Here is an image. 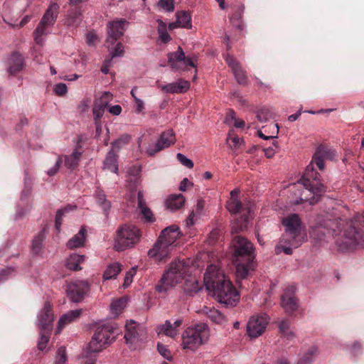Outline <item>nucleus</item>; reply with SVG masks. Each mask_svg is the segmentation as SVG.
<instances>
[{"mask_svg": "<svg viewBox=\"0 0 364 364\" xmlns=\"http://www.w3.org/2000/svg\"><path fill=\"white\" fill-rule=\"evenodd\" d=\"M90 290L89 283L86 280H76L66 284L65 291L73 302H80Z\"/></svg>", "mask_w": 364, "mask_h": 364, "instance_id": "nucleus-10", "label": "nucleus"}, {"mask_svg": "<svg viewBox=\"0 0 364 364\" xmlns=\"http://www.w3.org/2000/svg\"><path fill=\"white\" fill-rule=\"evenodd\" d=\"M176 23L179 24L180 28H191L192 19L191 15L186 11H179L176 13Z\"/></svg>", "mask_w": 364, "mask_h": 364, "instance_id": "nucleus-33", "label": "nucleus"}, {"mask_svg": "<svg viewBox=\"0 0 364 364\" xmlns=\"http://www.w3.org/2000/svg\"><path fill=\"white\" fill-rule=\"evenodd\" d=\"M136 267H132L126 273V275H125V277H124V284H123V287L124 288H127L129 286H130V284L132 282L133 277L136 274Z\"/></svg>", "mask_w": 364, "mask_h": 364, "instance_id": "nucleus-51", "label": "nucleus"}, {"mask_svg": "<svg viewBox=\"0 0 364 364\" xmlns=\"http://www.w3.org/2000/svg\"><path fill=\"white\" fill-rule=\"evenodd\" d=\"M124 53V46L121 43H118L114 49L109 52L111 55L110 59L116 57H122L123 56Z\"/></svg>", "mask_w": 364, "mask_h": 364, "instance_id": "nucleus-54", "label": "nucleus"}, {"mask_svg": "<svg viewBox=\"0 0 364 364\" xmlns=\"http://www.w3.org/2000/svg\"><path fill=\"white\" fill-rule=\"evenodd\" d=\"M81 309L71 310L63 314L58 321L56 333H60L64 327L70 323L74 321L81 315Z\"/></svg>", "mask_w": 364, "mask_h": 364, "instance_id": "nucleus-24", "label": "nucleus"}, {"mask_svg": "<svg viewBox=\"0 0 364 364\" xmlns=\"http://www.w3.org/2000/svg\"><path fill=\"white\" fill-rule=\"evenodd\" d=\"M298 184H302L306 191L313 193L311 198H300L299 200L295 201V204H300L303 200H308L310 204L313 205L318 200L320 196L325 192V187L320 181V175L316 171L311 164L306 166L305 172L301 181Z\"/></svg>", "mask_w": 364, "mask_h": 364, "instance_id": "nucleus-6", "label": "nucleus"}, {"mask_svg": "<svg viewBox=\"0 0 364 364\" xmlns=\"http://www.w3.org/2000/svg\"><path fill=\"white\" fill-rule=\"evenodd\" d=\"M185 203V198L183 195L170 196L166 202V208L171 211H176L181 209Z\"/></svg>", "mask_w": 364, "mask_h": 364, "instance_id": "nucleus-30", "label": "nucleus"}, {"mask_svg": "<svg viewBox=\"0 0 364 364\" xmlns=\"http://www.w3.org/2000/svg\"><path fill=\"white\" fill-rule=\"evenodd\" d=\"M104 169H107L112 173H117L118 164L117 155L113 151H109L104 161Z\"/></svg>", "mask_w": 364, "mask_h": 364, "instance_id": "nucleus-34", "label": "nucleus"}, {"mask_svg": "<svg viewBox=\"0 0 364 364\" xmlns=\"http://www.w3.org/2000/svg\"><path fill=\"white\" fill-rule=\"evenodd\" d=\"M86 230L84 227H81L78 233L75 235L67 242V247L73 250L80 247L84 245L85 241Z\"/></svg>", "mask_w": 364, "mask_h": 364, "instance_id": "nucleus-28", "label": "nucleus"}, {"mask_svg": "<svg viewBox=\"0 0 364 364\" xmlns=\"http://www.w3.org/2000/svg\"><path fill=\"white\" fill-rule=\"evenodd\" d=\"M53 92L58 96H63L68 92V87L65 83H58L54 85Z\"/></svg>", "mask_w": 364, "mask_h": 364, "instance_id": "nucleus-55", "label": "nucleus"}, {"mask_svg": "<svg viewBox=\"0 0 364 364\" xmlns=\"http://www.w3.org/2000/svg\"><path fill=\"white\" fill-rule=\"evenodd\" d=\"M85 260V256L77 253H72L66 259L65 267L67 269L73 271H79L82 268L80 264Z\"/></svg>", "mask_w": 364, "mask_h": 364, "instance_id": "nucleus-27", "label": "nucleus"}, {"mask_svg": "<svg viewBox=\"0 0 364 364\" xmlns=\"http://www.w3.org/2000/svg\"><path fill=\"white\" fill-rule=\"evenodd\" d=\"M114 326L110 323L98 325L89 344L90 352H99L115 338Z\"/></svg>", "mask_w": 364, "mask_h": 364, "instance_id": "nucleus-9", "label": "nucleus"}, {"mask_svg": "<svg viewBox=\"0 0 364 364\" xmlns=\"http://www.w3.org/2000/svg\"><path fill=\"white\" fill-rule=\"evenodd\" d=\"M317 224L312 234L322 232L337 237L336 243L341 251L354 247L355 245L364 246V213L357 214L353 219L346 221L333 214L320 215L316 218Z\"/></svg>", "mask_w": 364, "mask_h": 364, "instance_id": "nucleus-1", "label": "nucleus"}, {"mask_svg": "<svg viewBox=\"0 0 364 364\" xmlns=\"http://www.w3.org/2000/svg\"><path fill=\"white\" fill-rule=\"evenodd\" d=\"M158 6L167 12H173L175 9L174 0H159Z\"/></svg>", "mask_w": 364, "mask_h": 364, "instance_id": "nucleus-46", "label": "nucleus"}, {"mask_svg": "<svg viewBox=\"0 0 364 364\" xmlns=\"http://www.w3.org/2000/svg\"><path fill=\"white\" fill-rule=\"evenodd\" d=\"M204 283L208 294L220 304L233 307L240 300V296L230 279L215 264L207 267L204 275Z\"/></svg>", "mask_w": 364, "mask_h": 364, "instance_id": "nucleus-2", "label": "nucleus"}, {"mask_svg": "<svg viewBox=\"0 0 364 364\" xmlns=\"http://www.w3.org/2000/svg\"><path fill=\"white\" fill-rule=\"evenodd\" d=\"M296 288L294 286L287 288L282 296V306L287 314H292L298 307V302L294 295Z\"/></svg>", "mask_w": 364, "mask_h": 364, "instance_id": "nucleus-18", "label": "nucleus"}, {"mask_svg": "<svg viewBox=\"0 0 364 364\" xmlns=\"http://www.w3.org/2000/svg\"><path fill=\"white\" fill-rule=\"evenodd\" d=\"M82 150L80 145H77L70 154L64 156V164L66 168L73 170L81 160Z\"/></svg>", "mask_w": 364, "mask_h": 364, "instance_id": "nucleus-21", "label": "nucleus"}, {"mask_svg": "<svg viewBox=\"0 0 364 364\" xmlns=\"http://www.w3.org/2000/svg\"><path fill=\"white\" fill-rule=\"evenodd\" d=\"M181 235L179 228L176 225H170L163 230L159 237L163 242L168 243L173 247Z\"/></svg>", "mask_w": 364, "mask_h": 364, "instance_id": "nucleus-20", "label": "nucleus"}, {"mask_svg": "<svg viewBox=\"0 0 364 364\" xmlns=\"http://www.w3.org/2000/svg\"><path fill=\"white\" fill-rule=\"evenodd\" d=\"M172 249V246L158 239L153 248L149 250L148 255L155 260L161 261L168 257Z\"/></svg>", "mask_w": 364, "mask_h": 364, "instance_id": "nucleus-17", "label": "nucleus"}, {"mask_svg": "<svg viewBox=\"0 0 364 364\" xmlns=\"http://www.w3.org/2000/svg\"><path fill=\"white\" fill-rule=\"evenodd\" d=\"M156 331L159 335H164L173 338L178 335L179 329L173 326L170 321L166 320L163 324L157 327Z\"/></svg>", "mask_w": 364, "mask_h": 364, "instance_id": "nucleus-29", "label": "nucleus"}, {"mask_svg": "<svg viewBox=\"0 0 364 364\" xmlns=\"http://www.w3.org/2000/svg\"><path fill=\"white\" fill-rule=\"evenodd\" d=\"M54 315L52 306L49 301H46L43 307L37 315L36 325L40 331L50 332L53 328Z\"/></svg>", "mask_w": 364, "mask_h": 364, "instance_id": "nucleus-15", "label": "nucleus"}, {"mask_svg": "<svg viewBox=\"0 0 364 364\" xmlns=\"http://www.w3.org/2000/svg\"><path fill=\"white\" fill-rule=\"evenodd\" d=\"M107 107L106 106L105 103H100L98 101H96L95 102L92 113L95 117V121H98L100 119V118L103 116L105 109Z\"/></svg>", "mask_w": 364, "mask_h": 364, "instance_id": "nucleus-44", "label": "nucleus"}, {"mask_svg": "<svg viewBox=\"0 0 364 364\" xmlns=\"http://www.w3.org/2000/svg\"><path fill=\"white\" fill-rule=\"evenodd\" d=\"M138 208L140 210L141 213L144 215L146 221H153V214L151 210L146 206L144 195L141 191L137 193Z\"/></svg>", "mask_w": 364, "mask_h": 364, "instance_id": "nucleus-31", "label": "nucleus"}, {"mask_svg": "<svg viewBox=\"0 0 364 364\" xmlns=\"http://www.w3.org/2000/svg\"><path fill=\"white\" fill-rule=\"evenodd\" d=\"M112 100V95L109 92H105L101 97H100L98 101L100 103H105L106 106L107 107L109 102Z\"/></svg>", "mask_w": 364, "mask_h": 364, "instance_id": "nucleus-64", "label": "nucleus"}, {"mask_svg": "<svg viewBox=\"0 0 364 364\" xmlns=\"http://www.w3.org/2000/svg\"><path fill=\"white\" fill-rule=\"evenodd\" d=\"M210 336V331L204 323H200L188 327L181 335V347L183 350L196 351L205 343Z\"/></svg>", "mask_w": 364, "mask_h": 364, "instance_id": "nucleus-5", "label": "nucleus"}, {"mask_svg": "<svg viewBox=\"0 0 364 364\" xmlns=\"http://www.w3.org/2000/svg\"><path fill=\"white\" fill-rule=\"evenodd\" d=\"M208 317L214 323L223 324L225 322V316L215 309H210L207 312Z\"/></svg>", "mask_w": 364, "mask_h": 364, "instance_id": "nucleus-39", "label": "nucleus"}, {"mask_svg": "<svg viewBox=\"0 0 364 364\" xmlns=\"http://www.w3.org/2000/svg\"><path fill=\"white\" fill-rule=\"evenodd\" d=\"M279 328L280 332L284 336L290 339L294 337V333L289 328V322L287 320H282L279 324Z\"/></svg>", "mask_w": 364, "mask_h": 364, "instance_id": "nucleus-45", "label": "nucleus"}, {"mask_svg": "<svg viewBox=\"0 0 364 364\" xmlns=\"http://www.w3.org/2000/svg\"><path fill=\"white\" fill-rule=\"evenodd\" d=\"M129 25L125 19H117L109 22L107 24V38L106 41L107 47L109 50L110 46L114 45L117 39L124 35V33Z\"/></svg>", "mask_w": 364, "mask_h": 364, "instance_id": "nucleus-12", "label": "nucleus"}, {"mask_svg": "<svg viewBox=\"0 0 364 364\" xmlns=\"http://www.w3.org/2000/svg\"><path fill=\"white\" fill-rule=\"evenodd\" d=\"M82 21L81 12L77 10H71L68 12L65 24L68 27L77 28Z\"/></svg>", "mask_w": 364, "mask_h": 364, "instance_id": "nucleus-32", "label": "nucleus"}, {"mask_svg": "<svg viewBox=\"0 0 364 364\" xmlns=\"http://www.w3.org/2000/svg\"><path fill=\"white\" fill-rule=\"evenodd\" d=\"M270 117L271 114L267 109H261L257 112V118L260 122H266Z\"/></svg>", "mask_w": 364, "mask_h": 364, "instance_id": "nucleus-53", "label": "nucleus"}, {"mask_svg": "<svg viewBox=\"0 0 364 364\" xmlns=\"http://www.w3.org/2000/svg\"><path fill=\"white\" fill-rule=\"evenodd\" d=\"M235 265V276L237 283L240 284V281L248 277L250 272L254 270V262L251 258L246 259H233Z\"/></svg>", "mask_w": 364, "mask_h": 364, "instance_id": "nucleus-16", "label": "nucleus"}, {"mask_svg": "<svg viewBox=\"0 0 364 364\" xmlns=\"http://www.w3.org/2000/svg\"><path fill=\"white\" fill-rule=\"evenodd\" d=\"M23 65V56L18 53H14L8 60V72L11 75H14L22 69Z\"/></svg>", "mask_w": 364, "mask_h": 364, "instance_id": "nucleus-25", "label": "nucleus"}, {"mask_svg": "<svg viewBox=\"0 0 364 364\" xmlns=\"http://www.w3.org/2000/svg\"><path fill=\"white\" fill-rule=\"evenodd\" d=\"M282 224L284 228V233L274 251L277 255L282 252L291 255L292 248H297L306 240V233L297 214L293 213L283 218Z\"/></svg>", "mask_w": 364, "mask_h": 364, "instance_id": "nucleus-3", "label": "nucleus"}, {"mask_svg": "<svg viewBox=\"0 0 364 364\" xmlns=\"http://www.w3.org/2000/svg\"><path fill=\"white\" fill-rule=\"evenodd\" d=\"M44 236L43 234H39L34 237L32 242V251L35 254H38L41 250Z\"/></svg>", "mask_w": 364, "mask_h": 364, "instance_id": "nucleus-47", "label": "nucleus"}, {"mask_svg": "<svg viewBox=\"0 0 364 364\" xmlns=\"http://www.w3.org/2000/svg\"><path fill=\"white\" fill-rule=\"evenodd\" d=\"M184 52L179 46L177 51L170 53L168 55V65L174 70H179L183 68L180 63L184 59Z\"/></svg>", "mask_w": 364, "mask_h": 364, "instance_id": "nucleus-26", "label": "nucleus"}, {"mask_svg": "<svg viewBox=\"0 0 364 364\" xmlns=\"http://www.w3.org/2000/svg\"><path fill=\"white\" fill-rule=\"evenodd\" d=\"M130 139L129 135L122 136L112 144V149L110 151L119 149L122 146L127 144Z\"/></svg>", "mask_w": 364, "mask_h": 364, "instance_id": "nucleus-48", "label": "nucleus"}, {"mask_svg": "<svg viewBox=\"0 0 364 364\" xmlns=\"http://www.w3.org/2000/svg\"><path fill=\"white\" fill-rule=\"evenodd\" d=\"M226 208L232 214H236L242 210V205L238 199H229L226 203Z\"/></svg>", "mask_w": 364, "mask_h": 364, "instance_id": "nucleus-42", "label": "nucleus"}, {"mask_svg": "<svg viewBox=\"0 0 364 364\" xmlns=\"http://www.w3.org/2000/svg\"><path fill=\"white\" fill-rule=\"evenodd\" d=\"M220 234V230L216 228H214L209 234L208 237V242L209 245H213L218 240Z\"/></svg>", "mask_w": 364, "mask_h": 364, "instance_id": "nucleus-59", "label": "nucleus"}, {"mask_svg": "<svg viewBox=\"0 0 364 364\" xmlns=\"http://www.w3.org/2000/svg\"><path fill=\"white\" fill-rule=\"evenodd\" d=\"M200 289L201 286L196 279H191L185 282L184 290L190 295L198 292Z\"/></svg>", "mask_w": 364, "mask_h": 364, "instance_id": "nucleus-38", "label": "nucleus"}, {"mask_svg": "<svg viewBox=\"0 0 364 364\" xmlns=\"http://www.w3.org/2000/svg\"><path fill=\"white\" fill-rule=\"evenodd\" d=\"M227 140L228 141H231L234 147H238L243 143L241 138L237 136H233L231 132H229Z\"/></svg>", "mask_w": 364, "mask_h": 364, "instance_id": "nucleus-63", "label": "nucleus"}, {"mask_svg": "<svg viewBox=\"0 0 364 364\" xmlns=\"http://www.w3.org/2000/svg\"><path fill=\"white\" fill-rule=\"evenodd\" d=\"M176 139L173 129H168L161 133L157 141L150 144L146 149L148 156H154L157 152L175 144Z\"/></svg>", "mask_w": 364, "mask_h": 364, "instance_id": "nucleus-11", "label": "nucleus"}, {"mask_svg": "<svg viewBox=\"0 0 364 364\" xmlns=\"http://www.w3.org/2000/svg\"><path fill=\"white\" fill-rule=\"evenodd\" d=\"M145 103L143 100L136 98L134 100V112L136 114H144Z\"/></svg>", "mask_w": 364, "mask_h": 364, "instance_id": "nucleus-58", "label": "nucleus"}, {"mask_svg": "<svg viewBox=\"0 0 364 364\" xmlns=\"http://www.w3.org/2000/svg\"><path fill=\"white\" fill-rule=\"evenodd\" d=\"M122 271V264L119 262H114L108 265L103 274L105 280L115 279Z\"/></svg>", "mask_w": 364, "mask_h": 364, "instance_id": "nucleus-35", "label": "nucleus"}, {"mask_svg": "<svg viewBox=\"0 0 364 364\" xmlns=\"http://www.w3.org/2000/svg\"><path fill=\"white\" fill-rule=\"evenodd\" d=\"M269 323V316L266 314L251 317L247 324V331L250 337L257 338L261 336Z\"/></svg>", "mask_w": 364, "mask_h": 364, "instance_id": "nucleus-14", "label": "nucleus"}, {"mask_svg": "<svg viewBox=\"0 0 364 364\" xmlns=\"http://www.w3.org/2000/svg\"><path fill=\"white\" fill-rule=\"evenodd\" d=\"M225 60L231 68L237 82L239 84H245L247 81L245 73L241 68L238 63L235 60L233 56L227 55Z\"/></svg>", "mask_w": 364, "mask_h": 364, "instance_id": "nucleus-22", "label": "nucleus"}, {"mask_svg": "<svg viewBox=\"0 0 364 364\" xmlns=\"http://www.w3.org/2000/svg\"><path fill=\"white\" fill-rule=\"evenodd\" d=\"M95 196L98 205L101 206L104 212L107 214L111 208V203L108 200H107L106 195L104 191L98 188L96 190Z\"/></svg>", "mask_w": 364, "mask_h": 364, "instance_id": "nucleus-36", "label": "nucleus"}, {"mask_svg": "<svg viewBox=\"0 0 364 364\" xmlns=\"http://www.w3.org/2000/svg\"><path fill=\"white\" fill-rule=\"evenodd\" d=\"M157 350L159 354L162 355L165 359L169 361L172 360L173 357L171 353L166 346L162 343H158Z\"/></svg>", "mask_w": 364, "mask_h": 364, "instance_id": "nucleus-50", "label": "nucleus"}, {"mask_svg": "<svg viewBox=\"0 0 364 364\" xmlns=\"http://www.w3.org/2000/svg\"><path fill=\"white\" fill-rule=\"evenodd\" d=\"M127 304V299L121 298L118 300L112 301L111 304V311L113 315L117 316L122 309H124Z\"/></svg>", "mask_w": 364, "mask_h": 364, "instance_id": "nucleus-43", "label": "nucleus"}, {"mask_svg": "<svg viewBox=\"0 0 364 364\" xmlns=\"http://www.w3.org/2000/svg\"><path fill=\"white\" fill-rule=\"evenodd\" d=\"M125 327L124 339L126 343L132 344L138 342L139 341V331H141L139 325H137L134 321H130L127 323Z\"/></svg>", "mask_w": 364, "mask_h": 364, "instance_id": "nucleus-23", "label": "nucleus"}, {"mask_svg": "<svg viewBox=\"0 0 364 364\" xmlns=\"http://www.w3.org/2000/svg\"><path fill=\"white\" fill-rule=\"evenodd\" d=\"M197 60L196 57H186L184 55V59L182 60V62L180 63V65L187 67L191 66L193 68H196L195 62Z\"/></svg>", "mask_w": 364, "mask_h": 364, "instance_id": "nucleus-61", "label": "nucleus"}, {"mask_svg": "<svg viewBox=\"0 0 364 364\" xmlns=\"http://www.w3.org/2000/svg\"><path fill=\"white\" fill-rule=\"evenodd\" d=\"M75 208H76L75 205H69L65 207L64 208L60 209V210H58L57 211L56 215H55V228H56V230L58 231H60V226H61V224H62L63 215L65 213L69 212L70 210H74Z\"/></svg>", "mask_w": 364, "mask_h": 364, "instance_id": "nucleus-41", "label": "nucleus"}, {"mask_svg": "<svg viewBox=\"0 0 364 364\" xmlns=\"http://www.w3.org/2000/svg\"><path fill=\"white\" fill-rule=\"evenodd\" d=\"M190 85L188 81L180 79L174 82L161 85L160 88L165 93H183L189 90Z\"/></svg>", "mask_w": 364, "mask_h": 364, "instance_id": "nucleus-19", "label": "nucleus"}, {"mask_svg": "<svg viewBox=\"0 0 364 364\" xmlns=\"http://www.w3.org/2000/svg\"><path fill=\"white\" fill-rule=\"evenodd\" d=\"M67 361L66 350L64 347L58 348L56 354V364H65Z\"/></svg>", "mask_w": 364, "mask_h": 364, "instance_id": "nucleus-52", "label": "nucleus"}, {"mask_svg": "<svg viewBox=\"0 0 364 364\" xmlns=\"http://www.w3.org/2000/svg\"><path fill=\"white\" fill-rule=\"evenodd\" d=\"M58 9L59 6L56 3L51 4L47 9L33 31V38L36 44L43 45L46 37L50 33V30L56 21Z\"/></svg>", "mask_w": 364, "mask_h": 364, "instance_id": "nucleus-7", "label": "nucleus"}, {"mask_svg": "<svg viewBox=\"0 0 364 364\" xmlns=\"http://www.w3.org/2000/svg\"><path fill=\"white\" fill-rule=\"evenodd\" d=\"M62 162V157L58 156L55 165L47 171V174L50 176H55L59 171Z\"/></svg>", "mask_w": 364, "mask_h": 364, "instance_id": "nucleus-57", "label": "nucleus"}, {"mask_svg": "<svg viewBox=\"0 0 364 364\" xmlns=\"http://www.w3.org/2000/svg\"><path fill=\"white\" fill-rule=\"evenodd\" d=\"M176 157L177 159L180 161V163L185 166L186 167L188 168H192L193 167V162L183 154H177Z\"/></svg>", "mask_w": 364, "mask_h": 364, "instance_id": "nucleus-56", "label": "nucleus"}, {"mask_svg": "<svg viewBox=\"0 0 364 364\" xmlns=\"http://www.w3.org/2000/svg\"><path fill=\"white\" fill-rule=\"evenodd\" d=\"M189 271V264L183 260L178 259L172 262L162 275L159 284L156 285V291L160 294L166 293L177 284L181 282Z\"/></svg>", "mask_w": 364, "mask_h": 364, "instance_id": "nucleus-4", "label": "nucleus"}, {"mask_svg": "<svg viewBox=\"0 0 364 364\" xmlns=\"http://www.w3.org/2000/svg\"><path fill=\"white\" fill-rule=\"evenodd\" d=\"M140 230L134 226L124 225L119 228L114 238V250L120 252L133 247L141 238Z\"/></svg>", "mask_w": 364, "mask_h": 364, "instance_id": "nucleus-8", "label": "nucleus"}, {"mask_svg": "<svg viewBox=\"0 0 364 364\" xmlns=\"http://www.w3.org/2000/svg\"><path fill=\"white\" fill-rule=\"evenodd\" d=\"M251 258L254 259V247L252 242L246 238L237 236L235 238V252L233 259H246Z\"/></svg>", "mask_w": 364, "mask_h": 364, "instance_id": "nucleus-13", "label": "nucleus"}, {"mask_svg": "<svg viewBox=\"0 0 364 364\" xmlns=\"http://www.w3.org/2000/svg\"><path fill=\"white\" fill-rule=\"evenodd\" d=\"M273 127H274V129H275L274 134L267 136L261 130H258L257 131L258 136L264 140L274 139L277 138V134L279 133V126L277 124H275L273 125Z\"/></svg>", "mask_w": 364, "mask_h": 364, "instance_id": "nucleus-60", "label": "nucleus"}, {"mask_svg": "<svg viewBox=\"0 0 364 364\" xmlns=\"http://www.w3.org/2000/svg\"><path fill=\"white\" fill-rule=\"evenodd\" d=\"M50 332H46L44 331H41L40 335V340L38 342V348L40 350H43L46 348V346L49 341V335H47L46 333L50 334Z\"/></svg>", "mask_w": 364, "mask_h": 364, "instance_id": "nucleus-49", "label": "nucleus"}, {"mask_svg": "<svg viewBox=\"0 0 364 364\" xmlns=\"http://www.w3.org/2000/svg\"><path fill=\"white\" fill-rule=\"evenodd\" d=\"M278 148L277 142L274 141L272 143V146L264 149V154L267 158H272L277 151Z\"/></svg>", "mask_w": 364, "mask_h": 364, "instance_id": "nucleus-62", "label": "nucleus"}, {"mask_svg": "<svg viewBox=\"0 0 364 364\" xmlns=\"http://www.w3.org/2000/svg\"><path fill=\"white\" fill-rule=\"evenodd\" d=\"M317 354V348L312 346L304 352L301 356L299 364H310L316 358Z\"/></svg>", "mask_w": 364, "mask_h": 364, "instance_id": "nucleus-37", "label": "nucleus"}, {"mask_svg": "<svg viewBox=\"0 0 364 364\" xmlns=\"http://www.w3.org/2000/svg\"><path fill=\"white\" fill-rule=\"evenodd\" d=\"M158 33L159 38L163 43H166L171 41V36L167 32V26L161 20H158Z\"/></svg>", "mask_w": 364, "mask_h": 364, "instance_id": "nucleus-40", "label": "nucleus"}]
</instances>
